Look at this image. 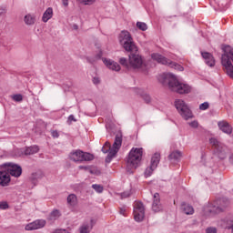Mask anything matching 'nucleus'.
Listing matches in <instances>:
<instances>
[{"instance_id":"obj_1","label":"nucleus","mask_w":233,"mask_h":233,"mask_svg":"<svg viewBox=\"0 0 233 233\" xmlns=\"http://www.w3.org/2000/svg\"><path fill=\"white\" fill-rule=\"evenodd\" d=\"M162 85H168V88L177 94H190L192 87L188 84L179 82L176 76L171 73H164L158 76Z\"/></svg>"},{"instance_id":"obj_2","label":"nucleus","mask_w":233,"mask_h":233,"mask_svg":"<svg viewBox=\"0 0 233 233\" xmlns=\"http://www.w3.org/2000/svg\"><path fill=\"white\" fill-rule=\"evenodd\" d=\"M221 63L225 68L226 74L233 79V48L230 46H224Z\"/></svg>"},{"instance_id":"obj_3","label":"nucleus","mask_w":233,"mask_h":233,"mask_svg":"<svg viewBox=\"0 0 233 233\" xmlns=\"http://www.w3.org/2000/svg\"><path fill=\"white\" fill-rule=\"evenodd\" d=\"M141 159H143V147L137 148L133 147L128 154L127 167L128 170H132V168H136L139 167V163H141Z\"/></svg>"},{"instance_id":"obj_4","label":"nucleus","mask_w":233,"mask_h":233,"mask_svg":"<svg viewBox=\"0 0 233 233\" xmlns=\"http://www.w3.org/2000/svg\"><path fill=\"white\" fill-rule=\"evenodd\" d=\"M118 41L127 52H137V46H136L132 35L128 31H122L118 36Z\"/></svg>"},{"instance_id":"obj_5","label":"nucleus","mask_w":233,"mask_h":233,"mask_svg":"<svg viewBox=\"0 0 233 233\" xmlns=\"http://www.w3.org/2000/svg\"><path fill=\"white\" fill-rule=\"evenodd\" d=\"M151 58L153 61H157V63H160V65H166L170 68H174V70H177V72H183V70H185L181 65L168 60L167 57L163 56V55L154 53L151 55Z\"/></svg>"},{"instance_id":"obj_6","label":"nucleus","mask_w":233,"mask_h":233,"mask_svg":"<svg viewBox=\"0 0 233 233\" xmlns=\"http://www.w3.org/2000/svg\"><path fill=\"white\" fill-rule=\"evenodd\" d=\"M175 106L177 112L180 114L181 117H183V119H186V121L194 117V115H192V111L190 110L187 103H185L183 100L177 99L175 101Z\"/></svg>"},{"instance_id":"obj_7","label":"nucleus","mask_w":233,"mask_h":233,"mask_svg":"<svg viewBox=\"0 0 233 233\" xmlns=\"http://www.w3.org/2000/svg\"><path fill=\"white\" fill-rule=\"evenodd\" d=\"M69 159L75 163H83V161H92V159H94V155L76 149L69 154Z\"/></svg>"},{"instance_id":"obj_8","label":"nucleus","mask_w":233,"mask_h":233,"mask_svg":"<svg viewBox=\"0 0 233 233\" xmlns=\"http://www.w3.org/2000/svg\"><path fill=\"white\" fill-rule=\"evenodd\" d=\"M230 201L227 198H222L218 200L217 204L219 206H216L214 204H208L205 207V212H208L209 214H219V212H223V208L228 207Z\"/></svg>"},{"instance_id":"obj_9","label":"nucleus","mask_w":233,"mask_h":233,"mask_svg":"<svg viewBox=\"0 0 233 233\" xmlns=\"http://www.w3.org/2000/svg\"><path fill=\"white\" fill-rule=\"evenodd\" d=\"M210 145L215 148L214 152L219 157V159H225L227 157V147L218 141L216 138L212 137L209 139Z\"/></svg>"},{"instance_id":"obj_10","label":"nucleus","mask_w":233,"mask_h":233,"mask_svg":"<svg viewBox=\"0 0 233 233\" xmlns=\"http://www.w3.org/2000/svg\"><path fill=\"white\" fill-rule=\"evenodd\" d=\"M159 161H161V154L155 153L151 157L150 166L147 167L144 172L145 177H150V176L154 174V170L157 168V165H159Z\"/></svg>"},{"instance_id":"obj_11","label":"nucleus","mask_w":233,"mask_h":233,"mask_svg":"<svg viewBox=\"0 0 233 233\" xmlns=\"http://www.w3.org/2000/svg\"><path fill=\"white\" fill-rule=\"evenodd\" d=\"M4 166L6 168L9 176H12L13 177H20V176L23 174V168L17 164L7 162L5 163Z\"/></svg>"},{"instance_id":"obj_12","label":"nucleus","mask_w":233,"mask_h":233,"mask_svg":"<svg viewBox=\"0 0 233 233\" xmlns=\"http://www.w3.org/2000/svg\"><path fill=\"white\" fill-rule=\"evenodd\" d=\"M134 218L137 223H141L145 219V206L137 201L134 204Z\"/></svg>"},{"instance_id":"obj_13","label":"nucleus","mask_w":233,"mask_h":233,"mask_svg":"<svg viewBox=\"0 0 233 233\" xmlns=\"http://www.w3.org/2000/svg\"><path fill=\"white\" fill-rule=\"evenodd\" d=\"M11 180L10 174L8 173V169L5 167V164L0 165V186L8 187Z\"/></svg>"},{"instance_id":"obj_14","label":"nucleus","mask_w":233,"mask_h":233,"mask_svg":"<svg viewBox=\"0 0 233 233\" xmlns=\"http://www.w3.org/2000/svg\"><path fill=\"white\" fill-rule=\"evenodd\" d=\"M129 65L132 68H143L145 64L143 63V57L139 55L131 54L129 55Z\"/></svg>"},{"instance_id":"obj_15","label":"nucleus","mask_w":233,"mask_h":233,"mask_svg":"<svg viewBox=\"0 0 233 233\" xmlns=\"http://www.w3.org/2000/svg\"><path fill=\"white\" fill-rule=\"evenodd\" d=\"M46 227V220L36 219L25 226V230H39V228H45Z\"/></svg>"},{"instance_id":"obj_16","label":"nucleus","mask_w":233,"mask_h":233,"mask_svg":"<svg viewBox=\"0 0 233 233\" xmlns=\"http://www.w3.org/2000/svg\"><path fill=\"white\" fill-rule=\"evenodd\" d=\"M121 145H123V135L121 133H118L116 135L113 147L110 149L111 151H113V154H117V152H119Z\"/></svg>"},{"instance_id":"obj_17","label":"nucleus","mask_w":233,"mask_h":233,"mask_svg":"<svg viewBox=\"0 0 233 233\" xmlns=\"http://www.w3.org/2000/svg\"><path fill=\"white\" fill-rule=\"evenodd\" d=\"M152 210L153 212H161L163 210V205H161L158 193H155L153 196Z\"/></svg>"},{"instance_id":"obj_18","label":"nucleus","mask_w":233,"mask_h":233,"mask_svg":"<svg viewBox=\"0 0 233 233\" xmlns=\"http://www.w3.org/2000/svg\"><path fill=\"white\" fill-rule=\"evenodd\" d=\"M102 61L106 66L109 68V70H114L115 72H119L121 70V66L117 62H115L112 59L102 58Z\"/></svg>"},{"instance_id":"obj_19","label":"nucleus","mask_w":233,"mask_h":233,"mask_svg":"<svg viewBox=\"0 0 233 233\" xmlns=\"http://www.w3.org/2000/svg\"><path fill=\"white\" fill-rule=\"evenodd\" d=\"M218 128L224 132V134H232V126L227 121H219L218 123Z\"/></svg>"},{"instance_id":"obj_20","label":"nucleus","mask_w":233,"mask_h":233,"mask_svg":"<svg viewBox=\"0 0 233 233\" xmlns=\"http://www.w3.org/2000/svg\"><path fill=\"white\" fill-rule=\"evenodd\" d=\"M94 225H96V222L94 221V219H91L89 222H85L79 228V232L80 233H90L92 231V228H94Z\"/></svg>"},{"instance_id":"obj_21","label":"nucleus","mask_w":233,"mask_h":233,"mask_svg":"<svg viewBox=\"0 0 233 233\" xmlns=\"http://www.w3.org/2000/svg\"><path fill=\"white\" fill-rule=\"evenodd\" d=\"M201 56L203 59H205V63L208 66H214V65H216V60H214V56L210 53L202 52Z\"/></svg>"},{"instance_id":"obj_22","label":"nucleus","mask_w":233,"mask_h":233,"mask_svg":"<svg viewBox=\"0 0 233 233\" xmlns=\"http://www.w3.org/2000/svg\"><path fill=\"white\" fill-rule=\"evenodd\" d=\"M54 16V9L52 7H48L42 16L43 23H48L50 19Z\"/></svg>"},{"instance_id":"obj_23","label":"nucleus","mask_w":233,"mask_h":233,"mask_svg":"<svg viewBox=\"0 0 233 233\" xmlns=\"http://www.w3.org/2000/svg\"><path fill=\"white\" fill-rule=\"evenodd\" d=\"M39 152V146H30L25 147L24 154L25 156H34V154H37Z\"/></svg>"},{"instance_id":"obj_24","label":"nucleus","mask_w":233,"mask_h":233,"mask_svg":"<svg viewBox=\"0 0 233 233\" xmlns=\"http://www.w3.org/2000/svg\"><path fill=\"white\" fill-rule=\"evenodd\" d=\"M60 217H61V212H59V210L57 209H55L47 217V221H51L52 223H54V221H56V219H59Z\"/></svg>"},{"instance_id":"obj_25","label":"nucleus","mask_w":233,"mask_h":233,"mask_svg":"<svg viewBox=\"0 0 233 233\" xmlns=\"http://www.w3.org/2000/svg\"><path fill=\"white\" fill-rule=\"evenodd\" d=\"M181 208L187 216H192V214H194V208L187 203H182Z\"/></svg>"},{"instance_id":"obj_26","label":"nucleus","mask_w":233,"mask_h":233,"mask_svg":"<svg viewBox=\"0 0 233 233\" xmlns=\"http://www.w3.org/2000/svg\"><path fill=\"white\" fill-rule=\"evenodd\" d=\"M182 156H183V154L180 151H173L168 156V159H170V161H179V159H181Z\"/></svg>"},{"instance_id":"obj_27","label":"nucleus","mask_w":233,"mask_h":233,"mask_svg":"<svg viewBox=\"0 0 233 233\" xmlns=\"http://www.w3.org/2000/svg\"><path fill=\"white\" fill-rule=\"evenodd\" d=\"M67 204L69 207H76L77 205V197L76 194H70L67 197Z\"/></svg>"},{"instance_id":"obj_28","label":"nucleus","mask_w":233,"mask_h":233,"mask_svg":"<svg viewBox=\"0 0 233 233\" xmlns=\"http://www.w3.org/2000/svg\"><path fill=\"white\" fill-rule=\"evenodd\" d=\"M136 93L138 94L139 96H142V98L144 99L145 103H150L152 101V97H150V95L144 93L143 90L137 88L136 89Z\"/></svg>"},{"instance_id":"obj_29","label":"nucleus","mask_w":233,"mask_h":233,"mask_svg":"<svg viewBox=\"0 0 233 233\" xmlns=\"http://www.w3.org/2000/svg\"><path fill=\"white\" fill-rule=\"evenodd\" d=\"M44 177H45V174H43V172L41 171H38V172L33 173L30 177V179L32 183H35V181H38V179H43Z\"/></svg>"},{"instance_id":"obj_30","label":"nucleus","mask_w":233,"mask_h":233,"mask_svg":"<svg viewBox=\"0 0 233 233\" xmlns=\"http://www.w3.org/2000/svg\"><path fill=\"white\" fill-rule=\"evenodd\" d=\"M25 25H32L35 23V17L31 15H26L24 18Z\"/></svg>"},{"instance_id":"obj_31","label":"nucleus","mask_w":233,"mask_h":233,"mask_svg":"<svg viewBox=\"0 0 233 233\" xmlns=\"http://www.w3.org/2000/svg\"><path fill=\"white\" fill-rule=\"evenodd\" d=\"M137 28L142 32H146V30H148V25L145 22H137Z\"/></svg>"},{"instance_id":"obj_32","label":"nucleus","mask_w":233,"mask_h":233,"mask_svg":"<svg viewBox=\"0 0 233 233\" xmlns=\"http://www.w3.org/2000/svg\"><path fill=\"white\" fill-rule=\"evenodd\" d=\"M107 157H106V163H110V161H112V159H114V157H116V154L117 153H114V151H112L110 149V151H107Z\"/></svg>"},{"instance_id":"obj_33","label":"nucleus","mask_w":233,"mask_h":233,"mask_svg":"<svg viewBox=\"0 0 233 233\" xmlns=\"http://www.w3.org/2000/svg\"><path fill=\"white\" fill-rule=\"evenodd\" d=\"M107 157H106V163H110V161H112V159H114V157H116V154L117 153H114V151H112L110 149V151H107Z\"/></svg>"},{"instance_id":"obj_34","label":"nucleus","mask_w":233,"mask_h":233,"mask_svg":"<svg viewBox=\"0 0 233 233\" xmlns=\"http://www.w3.org/2000/svg\"><path fill=\"white\" fill-rule=\"evenodd\" d=\"M92 188L96 190L98 194H103L104 187L99 184H93Z\"/></svg>"},{"instance_id":"obj_35","label":"nucleus","mask_w":233,"mask_h":233,"mask_svg":"<svg viewBox=\"0 0 233 233\" xmlns=\"http://www.w3.org/2000/svg\"><path fill=\"white\" fill-rule=\"evenodd\" d=\"M101 57H103V51H99V53L96 56H95L94 58L88 59V61L89 63H96V61H99Z\"/></svg>"},{"instance_id":"obj_36","label":"nucleus","mask_w":233,"mask_h":233,"mask_svg":"<svg viewBox=\"0 0 233 233\" xmlns=\"http://www.w3.org/2000/svg\"><path fill=\"white\" fill-rule=\"evenodd\" d=\"M12 98H13V101H15L16 103H21V101H23V95L21 94L14 95Z\"/></svg>"},{"instance_id":"obj_37","label":"nucleus","mask_w":233,"mask_h":233,"mask_svg":"<svg viewBox=\"0 0 233 233\" xmlns=\"http://www.w3.org/2000/svg\"><path fill=\"white\" fill-rule=\"evenodd\" d=\"M78 1L82 5H94L96 3V0H78Z\"/></svg>"},{"instance_id":"obj_38","label":"nucleus","mask_w":233,"mask_h":233,"mask_svg":"<svg viewBox=\"0 0 233 233\" xmlns=\"http://www.w3.org/2000/svg\"><path fill=\"white\" fill-rule=\"evenodd\" d=\"M130 196H132V192H130V191H125V192L120 194L121 199H125L127 198H130Z\"/></svg>"},{"instance_id":"obj_39","label":"nucleus","mask_w":233,"mask_h":233,"mask_svg":"<svg viewBox=\"0 0 233 233\" xmlns=\"http://www.w3.org/2000/svg\"><path fill=\"white\" fill-rule=\"evenodd\" d=\"M105 147H107L108 149H105V147H102V152L104 154H106V153L110 152V150H112V147H110V142H106Z\"/></svg>"},{"instance_id":"obj_40","label":"nucleus","mask_w":233,"mask_h":233,"mask_svg":"<svg viewBox=\"0 0 233 233\" xmlns=\"http://www.w3.org/2000/svg\"><path fill=\"white\" fill-rule=\"evenodd\" d=\"M208 102H204L202 104H200L199 106V110H208Z\"/></svg>"},{"instance_id":"obj_41","label":"nucleus","mask_w":233,"mask_h":233,"mask_svg":"<svg viewBox=\"0 0 233 233\" xmlns=\"http://www.w3.org/2000/svg\"><path fill=\"white\" fill-rule=\"evenodd\" d=\"M8 208V202L2 201L0 202V210H6Z\"/></svg>"},{"instance_id":"obj_42","label":"nucleus","mask_w":233,"mask_h":233,"mask_svg":"<svg viewBox=\"0 0 233 233\" xmlns=\"http://www.w3.org/2000/svg\"><path fill=\"white\" fill-rule=\"evenodd\" d=\"M188 125L189 127H191V128H198V127H199V123L198 122V120L189 122Z\"/></svg>"},{"instance_id":"obj_43","label":"nucleus","mask_w":233,"mask_h":233,"mask_svg":"<svg viewBox=\"0 0 233 233\" xmlns=\"http://www.w3.org/2000/svg\"><path fill=\"white\" fill-rule=\"evenodd\" d=\"M119 63L120 65H122L123 66H128V61L127 60V58L122 57L119 59Z\"/></svg>"},{"instance_id":"obj_44","label":"nucleus","mask_w":233,"mask_h":233,"mask_svg":"<svg viewBox=\"0 0 233 233\" xmlns=\"http://www.w3.org/2000/svg\"><path fill=\"white\" fill-rule=\"evenodd\" d=\"M51 136L55 139H57V137H59V132L57 130H53V131H51Z\"/></svg>"},{"instance_id":"obj_45","label":"nucleus","mask_w":233,"mask_h":233,"mask_svg":"<svg viewBox=\"0 0 233 233\" xmlns=\"http://www.w3.org/2000/svg\"><path fill=\"white\" fill-rule=\"evenodd\" d=\"M206 233H218V229L216 228H208Z\"/></svg>"},{"instance_id":"obj_46","label":"nucleus","mask_w":233,"mask_h":233,"mask_svg":"<svg viewBox=\"0 0 233 233\" xmlns=\"http://www.w3.org/2000/svg\"><path fill=\"white\" fill-rule=\"evenodd\" d=\"M93 83L94 85H99V83H101V80L99 79V77H94Z\"/></svg>"},{"instance_id":"obj_47","label":"nucleus","mask_w":233,"mask_h":233,"mask_svg":"<svg viewBox=\"0 0 233 233\" xmlns=\"http://www.w3.org/2000/svg\"><path fill=\"white\" fill-rule=\"evenodd\" d=\"M68 121H74V122H76V116H74V115H70L69 116H68Z\"/></svg>"},{"instance_id":"obj_48","label":"nucleus","mask_w":233,"mask_h":233,"mask_svg":"<svg viewBox=\"0 0 233 233\" xmlns=\"http://www.w3.org/2000/svg\"><path fill=\"white\" fill-rule=\"evenodd\" d=\"M62 4L64 6H68V0H62Z\"/></svg>"},{"instance_id":"obj_49","label":"nucleus","mask_w":233,"mask_h":233,"mask_svg":"<svg viewBox=\"0 0 233 233\" xmlns=\"http://www.w3.org/2000/svg\"><path fill=\"white\" fill-rule=\"evenodd\" d=\"M125 212H126V210H125L124 208H121V209H120V214H122V216H126V215H125Z\"/></svg>"},{"instance_id":"obj_50","label":"nucleus","mask_w":233,"mask_h":233,"mask_svg":"<svg viewBox=\"0 0 233 233\" xmlns=\"http://www.w3.org/2000/svg\"><path fill=\"white\" fill-rule=\"evenodd\" d=\"M80 170H83V168L84 169H86V167H84V166H79V167H78Z\"/></svg>"},{"instance_id":"obj_51","label":"nucleus","mask_w":233,"mask_h":233,"mask_svg":"<svg viewBox=\"0 0 233 233\" xmlns=\"http://www.w3.org/2000/svg\"><path fill=\"white\" fill-rule=\"evenodd\" d=\"M225 5H227V4H218V6H225Z\"/></svg>"},{"instance_id":"obj_52","label":"nucleus","mask_w":233,"mask_h":233,"mask_svg":"<svg viewBox=\"0 0 233 233\" xmlns=\"http://www.w3.org/2000/svg\"><path fill=\"white\" fill-rule=\"evenodd\" d=\"M228 228H231L232 233H233V224Z\"/></svg>"},{"instance_id":"obj_53","label":"nucleus","mask_w":233,"mask_h":233,"mask_svg":"<svg viewBox=\"0 0 233 233\" xmlns=\"http://www.w3.org/2000/svg\"><path fill=\"white\" fill-rule=\"evenodd\" d=\"M216 1H219V0H216Z\"/></svg>"}]
</instances>
